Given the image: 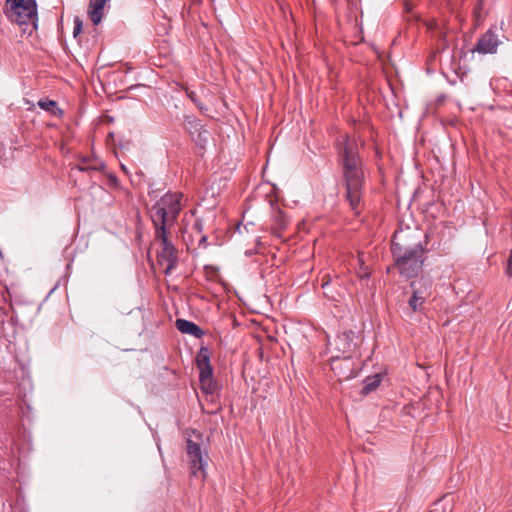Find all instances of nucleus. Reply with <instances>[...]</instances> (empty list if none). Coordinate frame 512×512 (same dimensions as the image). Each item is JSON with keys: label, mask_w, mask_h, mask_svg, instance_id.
I'll return each mask as SVG.
<instances>
[{"label": "nucleus", "mask_w": 512, "mask_h": 512, "mask_svg": "<svg viewBox=\"0 0 512 512\" xmlns=\"http://www.w3.org/2000/svg\"><path fill=\"white\" fill-rule=\"evenodd\" d=\"M369 274L368 273H364L362 277H368Z\"/></svg>", "instance_id": "nucleus-25"}, {"label": "nucleus", "mask_w": 512, "mask_h": 512, "mask_svg": "<svg viewBox=\"0 0 512 512\" xmlns=\"http://www.w3.org/2000/svg\"><path fill=\"white\" fill-rule=\"evenodd\" d=\"M192 229H193V232L200 235L199 246L206 247L207 246V236L202 234V232H203L202 221L200 219H196L193 224Z\"/></svg>", "instance_id": "nucleus-18"}, {"label": "nucleus", "mask_w": 512, "mask_h": 512, "mask_svg": "<svg viewBox=\"0 0 512 512\" xmlns=\"http://www.w3.org/2000/svg\"><path fill=\"white\" fill-rule=\"evenodd\" d=\"M184 124L192 137L204 129V126L201 124L200 120L196 119L195 117L186 116Z\"/></svg>", "instance_id": "nucleus-15"}, {"label": "nucleus", "mask_w": 512, "mask_h": 512, "mask_svg": "<svg viewBox=\"0 0 512 512\" xmlns=\"http://www.w3.org/2000/svg\"><path fill=\"white\" fill-rule=\"evenodd\" d=\"M500 43L501 42L498 39L497 34L489 29L478 39L473 48V52H478L480 54H493L496 53Z\"/></svg>", "instance_id": "nucleus-8"}, {"label": "nucleus", "mask_w": 512, "mask_h": 512, "mask_svg": "<svg viewBox=\"0 0 512 512\" xmlns=\"http://www.w3.org/2000/svg\"><path fill=\"white\" fill-rule=\"evenodd\" d=\"M122 170L127 172L126 167L124 165L121 166Z\"/></svg>", "instance_id": "nucleus-24"}, {"label": "nucleus", "mask_w": 512, "mask_h": 512, "mask_svg": "<svg viewBox=\"0 0 512 512\" xmlns=\"http://www.w3.org/2000/svg\"><path fill=\"white\" fill-rule=\"evenodd\" d=\"M482 3H483V0H480L474 9V16L477 21L480 20V18H481Z\"/></svg>", "instance_id": "nucleus-21"}, {"label": "nucleus", "mask_w": 512, "mask_h": 512, "mask_svg": "<svg viewBox=\"0 0 512 512\" xmlns=\"http://www.w3.org/2000/svg\"><path fill=\"white\" fill-rule=\"evenodd\" d=\"M412 295L408 300L409 307L413 312L421 311L426 298L430 295L431 281L420 279L410 284Z\"/></svg>", "instance_id": "nucleus-7"}, {"label": "nucleus", "mask_w": 512, "mask_h": 512, "mask_svg": "<svg viewBox=\"0 0 512 512\" xmlns=\"http://www.w3.org/2000/svg\"><path fill=\"white\" fill-rule=\"evenodd\" d=\"M182 200V193L168 192L150 209V218L155 230V240L159 242L161 247L157 257L159 263L165 265V274L171 273L178 263V251L171 242L169 235L183 208Z\"/></svg>", "instance_id": "nucleus-1"}, {"label": "nucleus", "mask_w": 512, "mask_h": 512, "mask_svg": "<svg viewBox=\"0 0 512 512\" xmlns=\"http://www.w3.org/2000/svg\"><path fill=\"white\" fill-rule=\"evenodd\" d=\"M288 225V219L282 211H277L274 216V224L272 226L273 232L280 236V234L286 229Z\"/></svg>", "instance_id": "nucleus-14"}, {"label": "nucleus", "mask_w": 512, "mask_h": 512, "mask_svg": "<svg viewBox=\"0 0 512 512\" xmlns=\"http://www.w3.org/2000/svg\"><path fill=\"white\" fill-rule=\"evenodd\" d=\"M199 380L202 385V390L205 393L212 394L216 389V383L213 380V375L208 376L207 378L204 377V375H199Z\"/></svg>", "instance_id": "nucleus-17"}, {"label": "nucleus", "mask_w": 512, "mask_h": 512, "mask_svg": "<svg viewBox=\"0 0 512 512\" xmlns=\"http://www.w3.org/2000/svg\"><path fill=\"white\" fill-rule=\"evenodd\" d=\"M506 272L510 277H512V250L510 251V255L508 258Z\"/></svg>", "instance_id": "nucleus-22"}, {"label": "nucleus", "mask_w": 512, "mask_h": 512, "mask_svg": "<svg viewBox=\"0 0 512 512\" xmlns=\"http://www.w3.org/2000/svg\"><path fill=\"white\" fill-rule=\"evenodd\" d=\"M78 167L80 171H98L104 168V163L97 158H83Z\"/></svg>", "instance_id": "nucleus-13"}, {"label": "nucleus", "mask_w": 512, "mask_h": 512, "mask_svg": "<svg viewBox=\"0 0 512 512\" xmlns=\"http://www.w3.org/2000/svg\"><path fill=\"white\" fill-rule=\"evenodd\" d=\"M407 236L401 232H395L392 239L391 251L395 267L406 278L416 276L423 265V247L421 243L407 244Z\"/></svg>", "instance_id": "nucleus-3"}, {"label": "nucleus", "mask_w": 512, "mask_h": 512, "mask_svg": "<svg viewBox=\"0 0 512 512\" xmlns=\"http://www.w3.org/2000/svg\"><path fill=\"white\" fill-rule=\"evenodd\" d=\"M381 381H382V377L380 374H375L373 376L367 377L363 381V387H362L361 393L363 395H368L369 393L374 391L380 385Z\"/></svg>", "instance_id": "nucleus-12"}, {"label": "nucleus", "mask_w": 512, "mask_h": 512, "mask_svg": "<svg viewBox=\"0 0 512 512\" xmlns=\"http://www.w3.org/2000/svg\"><path fill=\"white\" fill-rule=\"evenodd\" d=\"M38 106L41 109H43L45 111H48V112H50L53 115H57V114L62 112L59 109L57 103L55 101H53V100H48V99L40 100L38 102Z\"/></svg>", "instance_id": "nucleus-16"}, {"label": "nucleus", "mask_w": 512, "mask_h": 512, "mask_svg": "<svg viewBox=\"0 0 512 512\" xmlns=\"http://www.w3.org/2000/svg\"><path fill=\"white\" fill-rule=\"evenodd\" d=\"M339 161L342 167V177L345 186V199L355 215L363 208L362 191L364 172L359 147L355 140L345 138L339 146Z\"/></svg>", "instance_id": "nucleus-2"}, {"label": "nucleus", "mask_w": 512, "mask_h": 512, "mask_svg": "<svg viewBox=\"0 0 512 512\" xmlns=\"http://www.w3.org/2000/svg\"><path fill=\"white\" fill-rule=\"evenodd\" d=\"M186 452L188 463L193 476H200L203 480L206 478V466L208 464V454L202 448V435L193 430L186 441Z\"/></svg>", "instance_id": "nucleus-6"}, {"label": "nucleus", "mask_w": 512, "mask_h": 512, "mask_svg": "<svg viewBox=\"0 0 512 512\" xmlns=\"http://www.w3.org/2000/svg\"><path fill=\"white\" fill-rule=\"evenodd\" d=\"M5 14L12 22L31 26V30L37 29L38 13L35 0H6Z\"/></svg>", "instance_id": "nucleus-5"}, {"label": "nucleus", "mask_w": 512, "mask_h": 512, "mask_svg": "<svg viewBox=\"0 0 512 512\" xmlns=\"http://www.w3.org/2000/svg\"><path fill=\"white\" fill-rule=\"evenodd\" d=\"M175 326L181 333L189 334L196 338H201L204 334L203 330L198 325L186 319H177Z\"/></svg>", "instance_id": "nucleus-11"}, {"label": "nucleus", "mask_w": 512, "mask_h": 512, "mask_svg": "<svg viewBox=\"0 0 512 512\" xmlns=\"http://www.w3.org/2000/svg\"><path fill=\"white\" fill-rule=\"evenodd\" d=\"M196 364L199 369V375L205 378L212 376L213 368L210 364V351L207 347H201L196 355Z\"/></svg>", "instance_id": "nucleus-9"}, {"label": "nucleus", "mask_w": 512, "mask_h": 512, "mask_svg": "<svg viewBox=\"0 0 512 512\" xmlns=\"http://www.w3.org/2000/svg\"><path fill=\"white\" fill-rule=\"evenodd\" d=\"M362 342V336L359 332L345 330L337 335L333 342L329 343L331 351L336 352L331 357V365L334 371L339 370V374L344 379L354 376V369L351 358Z\"/></svg>", "instance_id": "nucleus-4"}, {"label": "nucleus", "mask_w": 512, "mask_h": 512, "mask_svg": "<svg viewBox=\"0 0 512 512\" xmlns=\"http://www.w3.org/2000/svg\"><path fill=\"white\" fill-rule=\"evenodd\" d=\"M110 0H90L88 7V16L94 25H98L103 18V10Z\"/></svg>", "instance_id": "nucleus-10"}, {"label": "nucleus", "mask_w": 512, "mask_h": 512, "mask_svg": "<svg viewBox=\"0 0 512 512\" xmlns=\"http://www.w3.org/2000/svg\"><path fill=\"white\" fill-rule=\"evenodd\" d=\"M429 512H436V511L433 510V511H429Z\"/></svg>", "instance_id": "nucleus-26"}, {"label": "nucleus", "mask_w": 512, "mask_h": 512, "mask_svg": "<svg viewBox=\"0 0 512 512\" xmlns=\"http://www.w3.org/2000/svg\"><path fill=\"white\" fill-rule=\"evenodd\" d=\"M83 28V22L79 17H75L74 19V29H73V36L77 37L81 32Z\"/></svg>", "instance_id": "nucleus-20"}, {"label": "nucleus", "mask_w": 512, "mask_h": 512, "mask_svg": "<svg viewBox=\"0 0 512 512\" xmlns=\"http://www.w3.org/2000/svg\"><path fill=\"white\" fill-rule=\"evenodd\" d=\"M209 136V131L204 128L203 130L195 134V136H193V139L201 149H204L209 140Z\"/></svg>", "instance_id": "nucleus-19"}, {"label": "nucleus", "mask_w": 512, "mask_h": 512, "mask_svg": "<svg viewBox=\"0 0 512 512\" xmlns=\"http://www.w3.org/2000/svg\"><path fill=\"white\" fill-rule=\"evenodd\" d=\"M188 97L200 108L202 109V106L201 104L198 102L197 98H196V94L195 92H188Z\"/></svg>", "instance_id": "nucleus-23"}]
</instances>
